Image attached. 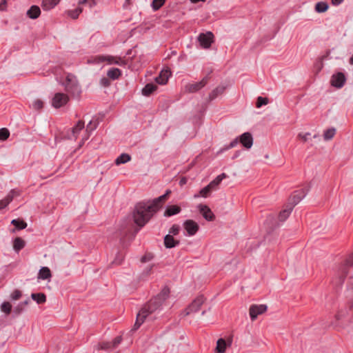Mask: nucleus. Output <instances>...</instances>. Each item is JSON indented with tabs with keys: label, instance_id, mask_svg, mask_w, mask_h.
I'll use <instances>...</instances> for the list:
<instances>
[{
	"label": "nucleus",
	"instance_id": "nucleus-1",
	"mask_svg": "<svg viewBox=\"0 0 353 353\" xmlns=\"http://www.w3.org/2000/svg\"><path fill=\"white\" fill-rule=\"evenodd\" d=\"M170 193L171 191L168 190L165 194L155 199L150 203H138L133 214L135 223L139 227H143L161 207Z\"/></svg>",
	"mask_w": 353,
	"mask_h": 353
},
{
	"label": "nucleus",
	"instance_id": "nucleus-2",
	"mask_svg": "<svg viewBox=\"0 0 353 353\" xmlns=\"http://www.w3.org/2000/svg\"><path fill=\"white\" fill-rule=\"evenodd\" d=\"M170 294V290L165 287L161 292L154 298L151 299L138 313L136 322L134 325V330H137L144 322L146 317L159 309L163 302L167 299Z\"/></svg>",
	"mask_w": 353,
	"mask_h": 353
},
{
	"label": "nucleus",
	"instance_id": "nucleus-3",
	"mask_svg": "<svg viewBox=\"0 0 353 353\" xmlns=\"http://www.w3.org/2000/svg\"><path fill=\"white\" fill-rule=\"evenodd\" d=\"M65 90L73 97H79L81 92V86L76 77L72 74H68L65 77V81L63 83Z\"/></svg>",
	"mask_w": 353,
	"mask_h": 353
},
{
	"label": "nucleus",
	"instance_id": "nucleus-4",
	"mask_svg": "<svg viewBox=\"0 0 353 353\" xmlns=\"http://www.w3.org/2000/svg\"><path fill=\"white\" fill-rule=\"evenodd\" d=\"M104 61H107L108 64H117L119 65H124L125 61L121 57H113L110 55H99L91 57L88 60L90 63H100Z\"/></svg>",
	"mask_w": 353,
	"mask_h": 353
},
{
	"label": "nucleus",
	"instance_id": "nucleus-5",
	"mask_svg": "<svg viewBox=\"0 0 353 353\" xmlns=\"http://www.w3.org/2000/svg\"><path fill=\"white\" fill-rule=\"evenodd\" d=\"M208 80L209 77L206 76L199 82L188 83L184 86V92L188 93L196 92L203 88L208 83Z\"/></svg>",
	"mask_w": 353,
	"mask_h": 353
},
{
	"label": "nucleus",
	"instance_id": "nucleus-6",
	"mask_svg": "<svg viewBox=\"0 0 353 353\" xmlns=\"http://www.w3.org/2000/svg\"><path fill=\"white\" fill-rule=\"evenodd\" d=\"M69 101V97L67 94L57 92L52 99V105L55 108H59L65 105Z\"/></svg>",
	"mask_w": 353,
	"mask_h": 353
},
{
	"label": "nucleus",
	"instance_id": "nucleus-7",
	"mask_svg": "<svg viewBox=\"0 0 353 353\" xmlns=\"http://www.w3.org/2000/svg\"><path fill=\"white\" fill-rule=\"evenodd\" d=\"M214 34L211 32L201 33L197 38L201 46L203 48H209L213 42Z\"/></svg>",
	"mask_w": 353,
	"mask_h": 353
},
{
	"label": "nucleus",
	"instance_id": "nucleus-8",
	"mask_svg": "<svg viewBox=\"0 0 353 353\" xmlns=\"http://www.w3.org/2000/svg\"><path fill=\"white\" fill-rule=\"evenodd\" d=\"M204 303V298L203 296H198L192 303L185 309L183 312L184 316L189 315L192 312H197L202 304Z\"/></svg>",
	"mask_w": 353,
	"mask_h": 353
},
{
	"label": "nucleus",
	"instance_id": "nucleus-9",
	"mask_svg": "<svg viewBox=\"0 0 353 353\" xmlns=\"http://www.w3.org/2000/svg\"><path fill=\"white\" fill-rule=\"evenodd\" d=\"M183 226L185 231L187 232V234L188 236H194L199 229L198 223L196 221L191 219L186 220L183 223Z\"/></svg>",
	"mask_w": 353,
	"mask_h": 353
},
{
	"label": "nucleus",
	"instance_id": "nucleus-10",
	"mask_svg": "<svg viewBox=\"0 0 353 353\" xmlns=\"http://www.w3.org/2000/svg\"><path fill=\"white\" fill-rule=\"evenodd\" d=\"M267 310L265 305H252L250 307V316L252 321L255 320L260 314H263Z\"/></svg>",
	"mask_w": 353,
	"mask_h": 353
},
{
	"label": "nucleus",
	"instance_id": "nucleus-11",
	"mask_svg": "<svg viewBox=\"0 0 353 353\" xmlns=\"http://www.w3.org/2000/svg\"><path fill=\"white\" fill-rule=\"evenodd\" d=\"M345 82V77L343 73L338 72L333 74L331 77L330 83L332 86L341 88L343 86Z\"/></svg>",
	"mask_w": 353,
	"mask_h": 353
},
{
	"label": "nucleus",
	"instance_id": "nucleus-12",
	"mask_svg": "<svg viewBox=\"0 0 353 353\" xmlns=\"http://www.w3.org/2000/svg\"><path fill=\"white\" fill-rule=\"evenodd\" d=\"M306 193L304 190L295 191L289 199V205L293 208L305 196Z\"/></svg>",
	"mask_w": 353,
	"mask_h": 353
},
{
	"label": "nucleus",
	"instance_id": "nucleus-13",
	"mask_svg": "<svg viewBox=\"0 0 353 353\" xmlns=\"http://www.w3.org/2000/svg\"><path fill=\"white\" fill-rule=\"evenodd\" d=\"M198 208L200 213L202 214L205 219L209 221H212L214 219V215L208 205L200 204L198 206Z\"/></svg>",
	"mask_w": 353,
	"mask_h": 353
},
{
	"label": "nucleus",
	"instance_id": "nucleus-14",
	"mask_svg": "<svg viewBox=\"0 0 353 353\" xmlns=\"http://www.w3.org/2000/svg\"><path fill=\"white\" fill-rule=\"evenodd\" d=\"M232 338L230 337L227 341L219 339L216 342V350L218 353H224L228 346L231 345Z\"/></svg>",
	"mask_w": 353,
	"mask_h": 353
},
{
	"label": "nucleus",
	"instance_id": "nucleus-15",
	"mask_svg": "<svg viewBox=\"0 0 353 353\" xmlns=\"http://www.w3.org/2000/svg\"><path fill=\"white\" fill-rule=\"evenodd\" d=\"M239 142L247 149L250 148L253 144V139L250 132H245L239 137Z\"/></svg>",
	"mask_w": 353,
	"mask_h": 353
},
{
	"label": "nucleus",
	"instance_id": "nucleus-16",
	"mask_svg": "<svg viewBox=\"0 0 353 353\" xmlns=\"http://www.w3.org/2000/svg\"><path fill=\"white\" fill-rule=\"evenodd\" d=\"M19 192L16 190H12L6 197L2 200H0V210L6 208L14 197L19 196Z\"/></svg>",
	"mask_w": 353,
	"mask_h": 353
},
{
	"label": "nucleus",
	"instance_id": "nucleus-17",
	"mask_svg": "<svg viewBox=\"0 0 353 353\" xmlns=\"http://www.w3.org/2000/svg\"><path fill=\"white\" fill-rule=\"evenodd\" d=\"M84 127V122L83 121H79L77 125L72 128L70 134H68V138L70 139H76Z\"/></svg>",
	"mask_w": 353,
	"mask_h": 353
},
{
	"label": "nucleus",
	"instance_id": "nucleus-18",
	"mask_svg": "<svg viewBox=\"0 0 353 353\" xmlns=\"http://www.w3.org/2000/svg\"><path fill=\"white\" fill-rule=\"evenodd\" d=\"M170 72L168 70H162L159 75L156 77L155 81L159 84L165 85L168 82Z\"/></svg>",
	"mask_w": 353,
	"mask_h": 353
},
{
	"label": "nucleus",
	"instance_id": "nucleus-19",
	"mask_svg": "<svg viewBox=\"0 0 353 353\" xmlns=\"http://www.w3.org/2000/svg\"><path fill=\"white\" fill-rule=\"evenodd\" d=\"M228 176L225 173H222L221 174L217 176L213 181H212L208 185L212 190H216L218 185L222 181L223 179L227 178Z\"/></svg>",
	"mask_w": 353,
	"mask_h": 353
},
{
	"label": "nucleus",
	"instance_id": "nucleus-20",
	"mask_svg": "<svg viewBox=\"0 0 353 353\" xmlns=\"http://www.w3.org/2000/svg\"><path fill=\"white\" fill-rule=\"evenodd\" d=\"M181 212V208L176 205H169L164 212L165 216H170L176 214Z\"/></svg>",
	"mask_w": 353,
	"mask_h": 353
},
{
	"label": "nucleus",
	"instance_id": "nucleus-21",
	"mask_svg": "<svg viewBox=\"0 0 353 353\" xmlns=\"http://www.w3.org/2000/svg\"><path fill=\"white\" fill-rule=\"evenodd\" d=\"M179 241H176L170 234H167L164 238L165 246L168 248H174L179 244Z\"/></svg>",
	"mask_w": 353,
	"mask_h": 353
},
{
	"label": "nucleus",
	"instance_id": "nucleus-22",
	"mask_svg": "<svg viewBox=\"0 0 353 353\" xmlns=\"http://www.w3.org/2000/svg\"><path fill=\"white\" fill-rule=\"evenodd\" d=\"M41 14V10L37 6H32L27 12V15L31 19H37Z\"/></svg>",
	"mask_w": 353,
	"mask_h": 353
},
{
	"label": "nucleus",
	"instance_id": "nucleus-23",
	"mask_svg": "<svg viewBox=\"0 0 353 353\" xmlns=\"http://www.w3.org/2000/svg\"><path fill=\"white\" fill-rule=\"evenodd\" d=\"M59 1L60 0H43L41 6L43 10H49L57 6Z\"/></svg>",
	"mask_w": 353,
	"mask_h": 353
},
{
	"label": "nucleus",
	"instance_id": "nucleus-24",
	"mask_svg": "<svg viewBox=\"0 0 353 353\" xmlns=\"http://www.w3.org/2000/svg\"><path fill=\"white\" fill-rule=\"evenodd\" d=\"M121 75V71L119 68H113L107 72V76L112 80H116Z\"/></svg>",
	"mask_w": 353,
	"mask_h": 353
},
{
	"label": "nucleus",
	"instance_id": "nucleus-25",
	"mask_svg": "<svg viewBox=\"0 0 353 353\" xmlns=\"http://www.w3.org/2000/svg\"><path fill=\"white\" fill-rule=\"evenodd\" d=\"M52 276L50 269L47 267H43L39 272L38 278L41 279H48Z\"/></svg>",
	"mask_w": 353,
	"mask_h": 353
},
{
	"label": "nucleus",
	"instance_id": "nucleus-26",
	"mask_svg": "<svg viewBox=\"0 0 353 353\" xmlns=\"http://www.w3.org/2000/svg\"><path fill=\"white\" fill-rule=\"evenodd\" d=\"M292 206H290L288 205L285 209L282 210L279 215V219L281 221H284L286 220V219L289 216L292 210Z\"/></svg>",
	"mask_w": 353,
	"mask_h": 353
},
{
	"label": "nucleus",
	"instance_id": "nucleus-27",
	"mask_svg": "<svg viewBox=\"0 0 353 353\" xmlns=\"http://www.w3.org/2000/svg\"><path fill=\"white\" fill-rule=\"evenodd\" d=\"M31 297L39 304L44 303L46 301V296L43 293H33L31 294Z\"/></svg>",
	"mask_w": 353,
	"mask_h": 353
},
{
	"label": "nucleus",
	"instance_id": "nucleus-28",
	"mask_svg": "<svg viewBox=\"0 0 353 353\" xmlns=\"http://www.w3.org/2000/svg\"><path fill=\"white\" fill-rule=\"evenodd\" d=\"M157 86L153 83H148L142 90V93L145 96H149L154 90H156Z\"/></svg>",
	"mask_w": 353,
	"mask_h": 353
},
{
	"label": "nucleus",
	"instance_id": "nucleus-29",
	"mask_svg": "<svg viewBox=\"0 0 353 353\" xmlns=\"http://www.w3.org/2000/svg\"><path fill=\"white\" fill-rule=\"evenodd\" d=\"M130 159H131L130 156L128 154L124 153V154H121L116 159L115 164L119 165L122 163H125L130 161Z\"/></svg>",
	"mask_w": 353,
	"mask_h": 353
},
{
	"label": "nucleus",
	"instance_id": "nucleus-30",
	"mask_svg": "<svg viewBox=\"0 0 353 353\" xmlns=\"http://www.w3.org/2000/svg\"><path fill=\"white\" fill-rule=\"evenodd\" d=\"M24 246H25V242L22 239H21L20 237H17L14 239V243H13V248L14 249V250L18 252L20 250H21Z\"/></svg>",
	"mask_w": 353,
	"mask_h": 353
},
{
	"label": "nucleus",
	"instance_id": "nucleus-31",
	"mask_svg": "<svg viewBox=\"0 0 353 353\" xmlns=\"http://www.w3.org/2000/svg\"><path fill=\"white\" fill-rule=\"evenodd\" d=\"M328 4L325 2H319L315 6V10L317 12L321 13L325 12L328 10Z\"/></svg>",
	"mask_w": 353,
	"mask_h": 353
},
{
	"label": "nucleus",
	"instance_id": "nucleus-32",
	"mask_svg": "<svg viewBox=\"0 0 353 353\" xmlns=\"http://www.w3.org/2000/svg\"><path fill=\"white\" fill-rule=\"evenodd\" d=\"M212 191V190L210 188V187L207 185L200 190L199 194H195L194 197L197 198L199 196H202L204 198H207L208 196H210Z\"/></svg>",
	"mask_w": 353,
	"mask_h": 353
},
{
	"label": "nucleus",
	"instance_id": "nucleus-33",
	"mask_svg": "<svg viewBox=\"0 0 353 353\" xmlns=\"http://www.w3.org/2000/svg\"><path fill=\"white\" fill-rule=\"evenodd\" d=\"M336 133V129L334 128H329L324 132L323 138L325 141L332 139Z\"/></svg>",
	"mask_w": 353,
	"mask_h": 353
},
{
	"label": "nucleus",
	"instance_id": "nucleus-34",
	"mask_svg": "<svg viewBox=\"0 0 353 353\" xmlns=\"http://www.w3.org/2000/svg\"><path fill=\"white\" fill-rule=\"evenodd\" d=\"M11 223L19 230L24 229L27 227V223L19 219H14L12 221Z\"/></svg>",
	"mask_w": 353,
	"mask_h": 353
},
{
	"label": "nucleus",
	"instance_id": "nucleus-35",
	"mask_svg": "<svg viewBox=\"0 0 353 353\" xmlns=\"http://www.w3.org/2000/svg\"><path fill=\"white\" fill-rule=\"evenodd\" d=\"M225 88L220 86L216 88L210 94V99L211 100L215 99L218 95L222 94L224 92Z\"/></svg>",
	"mask_w": 353,
	"mask_h": 353
},
{
	"label": "nucleus",
	"instance_id": "nucleus-36",
	"mask_svg": "<svg viewBox=\"0 0 353 353\" xmlns=\"http://www.w3.org/2000/svg\"><path fill=\"white\" fill-rule=\"evenodd\" d=\"M83 9L81 8H78L74 10H69L68 12V15L72 19H77L79 15L82 12Z\"/></svg>",
	"mask_w": 353,
	"mask_h": 353
},
{
	"label": "nucleus",
	"instance_id": "nucleus-37",
	"mask_svg": "<svg viewBox=\"0 0 353 353\" xmlns=\"http://www.w3.org/2000/svg\"><path fill=\"white\" fill-rule=\"evenodd\" d=\"M31 107L36 110H39L43 107V102L41 99H35L32 102Z\"/></svg>",
	"mask_w": 353,
	"mask_h": 353
},
{
	"label": "nucleus",
	"instance_id": "nucleus-38",
	"mask_svg": "<svg viewBox=\"0 0 353 353\" xmlns=\"http://www.w3.org/2000/svg\"><path fill=\"white\" fill-rule=\"evenodd\" d=\"M269 103V100L266 97H259L256 100V106L259 108L262 105H267Z\"/></svg>",
	"mask_w": 353,
	"mask_h": 353
},
{
	"label": "nucleus",
	"instance_id": "nucleus-39",
	"mask_svg": "<svg viewBox=\"0 0 353 353\" xmlns=\"http://www.w3.org/2000/svg\"><path fill=\"white\" fill-rule=\"evenodd\" d=\"M1 310L4 313L8 314L11 312L12 305L9 302H4L1 305Z\"/></svg>",
	"mask_w": 353,
	"mask_h": 353
},
{
	"label": "nucleus",
	"instance_id": "nucleus-40",
	"mask_svg": "<svg viewBox=\"0 0 353 353\" xmlns=\"http://www.w3.org/2000/svg\"><path fill=\"white\" fill-rule=\"evenodd\" d=\"M165 0H153L152 7L154 10H159L164 3Z\"/></svg>",
	"mask_w": 353,
	"mask_h": 353
},
{
	"label": "nucleus",
	"instance_id": "nucleus-41",
	"mask_svg": "<svg viewBox=\"0 0 353 353\" xmlns=\"http://www.w3.org/2000/svg\"><path fill=\"white\" fill-rule=\"evenodd\" d=\"M10 136V132L6 128H1L0 129V140L5 141Z\"/></svg>",
	"mask_w": 353,
	"mask_h": 353
},
{
	"label": "nucleus",
	"instance_id": "nucleus-42",
	"mask_svg": "<svg viewBox=\"0 0 353 353\" xmlns=\"http://www.w3.org/2000/svg\"><path fill=\"white\" fill-rule=\"evenodd\" d=\"M109 349H113L111 342H102L101 343L99 344L97 346V350H109Z\"/></svg>",
	"mask_w": 353,
	"mask_h": 353
},
{
	"label": "nucleus",
	"instance_id": "nucleus-43",
	"mask_svg": "<svg viewBox=\"0 0 353 353\" xmlns=\"http://www.w3.org/2000/svg\"><path fill=\"white\" fill-rule=\"evenodd\" d=\"M97 0H81L79 1V5L85 4L90 8H92L97 5Z\"/></svg>",
	"mask_w": 353,
	"mask_h": 353
},
{
	"label": "nucleus",
	"instance_id": "nucleus-44",
	"mask_svg": "<svg viewBox=\"0 0 353 353\" xmlns=\"http://www.w3.org/2000/svg\"><path fill=\"white\" fill-rule=\"evenodd\" d=\"M97 125V123L96 122L93 123L92 121H90V123L87 125L86 130H85L87 134H89V133L90 132H92V130L96 129Z\"/></svg>",
	"mask_w": 353,
	"mask_h": 353
},
{
	"label": "nucleus",
	"instance_id": "nucleus-45",
	"mask_svg": "<svg viewBox=\"0 0 353 353\" xmlns=\"http://www.w3.org/2000/svg\"><path fill=\"white\" fill-rule=\"evenodd\" d=\"M22 295V293L19 290H15L12 294H11V298L13 300H19Z\"/></svg>",
	"mask_w": 353,
	"mask_h": 353
},
{
	"label": "nucleus",
	"instance_id": "nucleus-46",
	"mask_svg": "<svg viewBox=\"0 0 353 353\" xmlns=\"http://www.w3.org/2000/svg\"><path fill=\"white\" fill-rule=\"evenodd\" d=\"M180 230V227L178 225H173L169 230L170 234H172L173 235H176L179 234Z\"/></svg>",
	"mask_w": 353,
	"mask_h": 353
},
{
	"label": "nucleus",
	"instance_id": "nucleus-47",
	"mask_svg": "<svg viewBox=\"0 0 353 353\" xmlns=\"http://www.w3.org/2000/svg\"><path fill=\"white\" fill-rule=\"evenodd\" d=\"M24 307H25L21 304V303H20L14 307V312L17 314H19L23 311Z\"/></svg>",
	"mask_w": 353,
	"mask_h": 353
},
{
	"label": "nucleus",
	"instance_id": "nucleus-48",
	"mask_svg": "<svg viewBox=\"0 0 353 353\" xmlns=\"http://www.w3.org/2000/svg\"><path fill=\"white\" fill-rule=\"evenodd\" d=\"M121 336H117L116 337L112 342H111V344H112V348H115L119 344H120V343L121 342Z\"/></svg>",
	"mask_w": 353,
	"mask_h": 353
},
{
	"label": "nucleus",
	"instance_id": "nucleus-49",
	"mask_svg": "<svg viewBox=\"0 0 353 353\" xmlns=\"http://www.w3.org/2000/svg\"><path fill=\"white\" fill-rule=\"evenodd\" d=\"M110 79H109L108 77H103L101 79V84L104 86V87H107V86H109L110 84Z\"/></svg>",
	"mask_w": 353,
	"mask_h": 353
},
{
	"label": "nucleus",
	"instance_id": "nucleus-50",
	"mask_svg": "<svg viewBox=\"0 0 353 353\" xmlns=\"http://www.w3.org/2000/svg\"><path fill=\"white\" fill-rule=\"evenodd\" d=\"M310 135V133L307 132L305 134L300 133L298 135V137L301 139L303 142H306L308 140V137Z\"/></svg>",
	"mask_w": 353,
	"mask_h": 353
},
{
	"label": "nucleus",
	"instance_id": "nucleus-51",
	"mask_svg": "<svg viewBox=\"0 0 353 353\" xmlns=\"http://www.w3.org/2000/svg\"><path fill=\"white\" fill-rule=\"evenodd\" d=\"M345 265L346 266L353 265V253L351 255H350L349 257L346 259Z\"/></svg>",
	"mask_w": 353,
	"mask_h": 353
},
{
	"label": "nucleus",
	"instance_id": "nucleus-52",
	"mask_svg": "<svg viewBox=\"0 0 353 353\" xmlns=\"http://www.w3.org/2000/svg\"><path fill=\"white\" fill-rule=\"evenodd\" d=\"M239 142V140L238 139H235L230 143V145L225 149L228 150V149L235 147L238 144Z\"/></svg>",
	"mask_w": 353,
	"mask_h": 353
},
{
	"label": "nucleus",
	"instance_id": "nucleus-53",
	"mask_svg": "<svg viewBox=\"0 0 353 353\" xmlns=\"http://www.w3.org/2000/svg\"><path fill=\"white\" fill-rule=\"evenodd\" d=\"M7 6V0H1L0 2V11L6 10Z\"/></svg>",
	"mask_w": 353,
	"mask_h": 353
},
{
	"label": "nucleus",
	"instance_id": "nucleus-54",
	"mask_svg": "<svg viewBox=\"0 0 353 353\" xmlns=\"http://www.w3.org/2000/svg\"><path fill=\"white\" fill-rule=\"evenodd\" d=\"M343 0H332V3L334 6H338L341 4Z\"/></svg>",
	"mask_w": 353,
	"mask_h": 353
},
{
	"label": "nucleus",
	"instance_id": "nucleus-55",
	"mask_svg": "<svg viewBox=\"0 0 353 353\" xmlns=\"http://www.w3.org/2000/svg\"><path fill=\"white\" fill-rule=\"evenodd\" d=\"M186 183H187V179H186V178H185V177H183V178L180 180V181H179V184H180V185H181V186H182V185H185Z\"/></svg>",
	"mask_w": 353,
	"mask_h": 353
},
{
	"label": "nucleus",
	"instance_id": "nucleus-56",
	"mask_svg": "<svg viewBox=\"0 0 353 353\" xmlns=\"http://www.w3.org/2000/svg\"><path fill=\"white\" fill-rule=\"evenodd\" d=\"M89 136H90V134H87L85 137L83 138V140H82L83 141H82V143L80 144V146L83 145L84 141L88 139Z\"/></svg>",
	"mask_w": 353,
	"mask_h": 353
},
{
	"label": "nucleus",
	"instance_id": "nucleus-57",
	"mask_svg": "<svg viewBox=\"0 0 353 353\" xmlns=\"http://www.w3.org/2000/svg\"><path fill=\"white\" fill-rule=\"evenodd\" d=\"M89 136H90V134H87L85 137L83 138V140H82L83 141H82V143L80 144V146L83 145L84 141L88 139Z\"/></svg>",
	"mask_w": 353,
	"mask_h": 353
},
{
	"label": "nucleus",
	"instance_id": "nucleus-58",
	"mask_svg": "<svg viewBox=\"0 0 353 353\" xmlns=\"http://www.w3.org/2000/svg\"><path fill=\"white\" fill-rule=\"evenodd\" d=\"M30 303V300L29 299H27L26 301H23V302H21V304L26 307L27 305H28Z\"/></svg>",
	"mask_w": 353,
	"mask_h": 353
},
{
	"label": "nucleus",
	"instance_id": "nucleus-59",
	"mask_svg": "<svg viewBox=\"0 0 353 353\" xmlns=\"http://www.w3.org/2000/svg\"><path fill=\"white\" fill-rule=\"evenodd\" d=\"M190 1L193 3H198L199 1H205V0H190Z\"/></svg>",
	"mask_w": 353,
	"mask_h": 353
},
{
	"label": "nucleus",
	"instance_id": "nucleus-60",
	"mask_svg": "<svg viewBox=\"0 0 353 353\" xmlns=\"http://www.w3.org/2000/svg\"><path fill=\"white\" fill-rule=\"evenodd\" d=\"M121 261H122V258H121V259H119V261L118 259H116L114 261V263L117 265L120 264L121 263Z\"/></svg>",
	"mask_w": 353,
	"mask_h": 353
},
{
	"label": "nucleus",
	"instance_id": "nucleus-61",
	"mask_svg": "<svg viewBox=\"0 0 353 353\" xmlns=\"http://www.w3.org/2000/svg\"><path fill=\"white\" fill-rule=\"evenodd\" d=\"M350 63L353 65V55L352 56V57L350 59Z\"/></svg>",
	"mask_w": 353,
	"mask_h": 353
},
{
	"label": "nucleus",
	"instance_id": "nucleus-62",
	"mask_svg": "<svg viewBox=\"0 0 353 353\" xmlns=\"http://www.w3.org/2000/svg\"><path fill=\"white\" fill-rule=\"evenodd\" d=\"M152 268H150L149 270L147 271V274H149Z\"/></svg>",
	"mask_w": 353,
	"mask_h": 353
},
{
	"label": "nucleus",
	"instance_id": "nucleus-63",
	"mask_svg": "<svg viewBox=\"0 0 353 353\" xmlns=\"http://www.w3.org/2000/svg\"><path fill=\"white\" fill-rule=\"evenodd\" d=\"M336 319H339V316L338 315L336 316Z\"/></svg>",
	"mask_w": 353,
	"mask_h": 353
},
{
	"label": "nucleus",
	"instance_id": "nucleus-64",
	"mask_svg": "<svg viewBox=\"0 0 353 353\" xmlns=\"http://www.w3.org/2000/svg\"><path fill=\"white\" fill-rule=\"evenodd\" d=\"M127 3H129L130 2V0H126Z\"/></svg>",
	"mask_w": 353,
	"mask_h": 353
}]
</instances>
